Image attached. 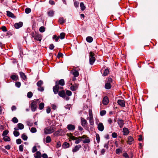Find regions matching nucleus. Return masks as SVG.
<instances>
[{"label": "nucleus", "instance_id": "1a4fd4ad", "mask_svg": "<svg viewBox=\"0 0 158 158\" xmlns=\"http://www.w3.org/2000/svg\"><path fill=\"white\" fill-rule=\"evenodd\" d=\"M71 85L70 89L72 91H75L76 90L78 87V84H75L73 85L72 84H71Z\"/></svg>", "mask_w": 158, "mask_h": 158}, {"label": "nucleus", "instance_id": "3c124183", "mask_svg": "<svg viewBox=\"0 0 158 158\" xmlns=\"http://www.w3.org/2000/svg\"><path fill=\"white\" fill-rule=\"evenodd\" d=\"M76 141L75 142V143L77 144L80 143L82 141V139L80 138H79V137L77 138V139L76 140Z\"/></svg>", "mask_w": 158, "mask_h": 158}, {"label": "nucleus", "instance_id": "f3484780", "mask_svg": "<svg viewBox=\"0 0 158 158\" xmlns=\"http://www.w3.org/2000/svg\"><path fill=\"white\" fill-rule=\"evenodd\" d=\"M81 125L83 127H85L87 123L86 120L82 117L81 118Z\"/></svg>", "mask_w": 158, "mask_h": 158}, {"label": "nucleus", "instance_id": "f704fd0d", "mask_svg": "<svg viewBox=\"0 0 158 158\" xmlns=\"http://www.w3.org/2000/svg\"><path fill=\"white\" fill-rule=\"evenodd\" d=\"M46 143H49L51 141V138L50 136H47L46 138Z\"/></svg>", "mask_w": 158, "mask_h": 158}, {"label": "nucleus", "instance_id": "de8ad7c7", "mask_svg": "<svg viewBox=\"0 0 158 158\" xmlns=\"http://www.w3.org/2000/svg\"><path fill=\"white\" fill-rule=\"evenodd\" d=\"M9 132V131L8 130H5L3 131V133L2 134V136H6L8 134Z\"/></svg>", "mask_w": 158, "mask_h": 158}, {"label": "nucleus", "instance_id": "0eeeda50", "mask_svg": "<svg viewBox=\"0 0 158 158\" xmlns=\"http://www.w3.org/2000/svg\"><path fill=\"white\" fill-rule=\"evenodd\" d=\"M23 26V23L22 22H19V23H15L14 24V27L16 29L22 27Z\"/></svg>", "mask_w": 158, "mask_h": 158}, {"label": "nucleus", "instance_id": "6ab92c4d", "mask_svg": "<svg viewBox=\"0 0 158 158\" xmlns=\"http://www.w3.org/2000/svg\"><path fill=\"white\" fill-rule=\"evenodd\" d=\"M105 88L107 89H109L111 88V84L109 82H106L105 85Z\"/></svg>", "mask_w": 158, "mask_h": 158}, {"label": "nucleus", "instance_id": "cd10ccee", "mask_svg": "<svg viewBox=\"0 0 158 158\" xmlns=\"http://www.w3.org/2000/svg\"><path fill=\"white\" fill-rule=\"evenodd\" d=\"M21 138L25 141L27 140L28 137L25 133L21 135Z\"/></svg>", "mask_w": 158, "mask_h": 158}, {"label": "nucleus", "instance_id": "6e6552de", "mask_svg": "<svg viewBox=\"0 0 158 158\" xmlns=\"http://www.w3.org/2000/svg\"><path fill=\"white\" fill-rule=\"evenodd\" d=\"M67 128L68 130L73 131L75 129V126L71 124H70L67 125Z\"/></svg>", "mask_w": 158, "mask_h": 158}, {"label": "nucleus", "instance_id": "20e7f679", "mask_svg": "<svg viewBox=\"0 0 158 158\" xmlns=\"http://www.w3.org/2000/svg\"><path fill=\"white\" fill-rule=\"evenodd\" d=\"M55 84V85L53 87V89L54 94H56L58 92L60 88L59 86L58 85V84L57 81H56V82Z\"/></svg>", "mask_w": 158, "mask_h": 158}, {"label": "nucleus", "instance_id": "423d86ee", "mask_svg": "<svg viewBox=\"0 0 158 158\" xmlns=\"http://www.w3.org/2000/svg\"><path fill=\"white\" fill-rule=\"evenodd\" d=\"M17 127H15L14 129L15 130H22L24 128L23 125L21 123H19L17 125Z\"/></svg>", "mask_w": 158, "mask_h": 158}, {"label": "nucleus", "instance_id": "c03bdc74", "mask_svg": "<svg viewBox=\"0 0 158 158\" xmlns=\"http://www.w3.org/2000/svg\"><path fill=\"white\" fill-rule=\"evenodd\" d=\"M45 31V27L43 26L41 27L39 29V31L41 32H43Z\"/></svg>", "mask_w": 158, "mask_h": 158}, {"label": "nucleus", "instance_id": "2eb2a0df", "mask_svg": "<svg viewBox=\"0 0 158 158\" xmlns=\"http://www.w3.org/2000/svg\"><path fill=\"white\" fill-rule=\"evenodd\" d=\"M71 73L73 75L74 77H77L79 75V73L77 70L74 69L72 70Z\"/></svg>", "mask_w": 158, "mask_h": 158}, {"label": "nucleus", "instance_id": "6e6d98bb", "mask_svg": "<svg viewBox=\"0 0 158 158\" xmlns=\"http://www.w3.org/2000/svg\"><path fill=\"white\" fill-rule=\"evenodd\" d=\"M37 151V149L36 148V147L35 146H34L33 147L32 149V152L33 153H34L35 152H36Z\"/></svg>", "mask_w": 158, "mask_h": 158}, {"label": "nucleus", "instance_id": "603ef678", "mask_svg": "<svg viewBox=\"0 0 158 158\" xmlns=\"http://www.w3.org/2000/svg\"><path fill=\"white\" fill-rule=\"evenodd\" d=\"M23 144H21L19 146V150L20 152H22L23 151Z\"/></svg>", "mask_w": 158, "mask_h": 158}, {"label": "nucleus", "instance_id": "13d9d810", "mask_svg": "<svg viewBox=\"0 0 158 158\" xmlns=\"http://www.w3.org/2000/svg\"><path fill=\"white\" fill-rule=\"evenodd\" d=\"M16 142L17 144H19L21 143L22 140L21 139H19L16 140Z\"/></svg>", "mask_w": 158, "mask_h": 158}, {"label": "nucleus", "instance_id": "39448f33", "mask_svg": "<svg viewBox=\"0 0 158 158\" xmlns=\"http://www.w3.org/2000/svg\"><path fill=\"white\" fill-rule=\"evenodd\" d=\"M33 37L35 40L40 42L42 40V36L40 34H36L35 35L33 36Z\"/></svg>", "mask_w": 158, "mask_h": 158}, {"label": "nucleus", "instance_id": "bb28decb", "mask_svg": "<svg viewBox=\"0 0 158 158\" xmlns=\"http://www.w3.org/2000/svg\"><path fill=\"white\" fill-rule=\"evenodd\" d=\"M90 141V139L89 137H87L86 139L83 140V142L85 143H89Z\"/></svg>", "mask_w": 158, "mask_h": 158}, {"label": "nucleus", "instance_id": "9b49d317", "mask_svg": "<svg viewBox=\"0 0 158 158\" xmlns=\"http://www.w3.org/2000/svg\"><path fill=\"white\" fill-rule=\"evenodd\" d=\"M109 102V100L108 97L106 96L104 97L102 100V103L104 105H107Z\"/></svg>", "mask_w": 158, "mask_h": 158}, {"label": "nucleus", "instance_id": "bf43d9fd", "mask_svg": "<svg viewBox=\"0 0 158 158\" xmlns=\"http://www.w3.org/2000/svg\"><path fill=\"white\" fill-rule=\"evenodd\" d=\"M79 5V2H77L76 1H75L74 2V5L76 8L78 7Z\"/></svg>", "mask_w": 158, "mask_h": 158}, {"label": "nucleus", "instance_id": "a19ab883", "mask_svg": "<svg viewBox=\"0 0 158 158\" xmlns=\"http://www.w3.org/2000/svg\"><path fill=\"white\" fill-rule=\"evenodd\" d=\"M30 131L31 133H35L37 131V130L35 127H32L31 128Z\"/></svg>", "mask_w": 158, "mask_h": 158}, {"label": "nucleus", "instance_id": "f8f14e48", "mask_svg": "<svg viewBox=\"0 0 158 158\" xmlns=\"http://www.w3.org/2000/svg\"><path fill=\"white\" fill-rule=\"evenodd\" d=\"M118 124L120 128H122L124 124V121L122 119H118L117 120Z\"/></svg>", "mask_w": 158, "mask_h": 158}, {"label": "nucleus", "instance_id": "58836bf2", "mask_svg": "<svg viewBox=\"0 0 158 158\" xmlns=\"http://www.w3.org/2000/svg\"><path fill=\"white\" fill-rule=\"evenodd\" d=\"M59 38H60V36H57L56 35H53V37H52V39L53 40H55L56 42H57L58 41V40L59 39Z\"/></svg>", "mask_w": 158, "mask_h": 158}, {"label": "nucleus", "instance_id": "8fccbe9b", "mask_svg": "<svg viewBox=\"0 0 158 158\" xmlns=\"http://www.w3.org/2000/svg\"><path fill=\"white\" fill-rule=\"evenodd\" d=\"M38 87L37 89L39 91L42 92L44 90V89L43 87L41 86L40 87V86Z\"/></svg>", "mask_w": 158, "mask_h": 158}, {"label": "nucleus", "instance_id": "e2e57ef3", "mask_svg": "<svg viewBox=\"0 0 158 158\" xmlns=\"http://www.w3.org/2000/svg\"><path fill=\"white\" fill-rule=\"evenodd\" d=\"M63 54L62 53L59 52L58 54L57 57L58 58H59L61 57H63Z\"/></svg>", "mask_w": 158, "mask_h": 158}, {"label": "nucleus", "instance_id": "9d476101", "mask_svg": "<svg viewBox=\"0 0 158 158\" xmlns=\"http://www.w3.org/2000/svg\"><path fill=\"white\" fill-rule=\"evenodd\" d=\"M98 129L99 131H102L104 129V126L102 123H99L98 125Z\"/></svg>", "mask_w": 158, "mask_h": 158}, {"label": "nucleus", "instance_id": "f257e3e1", "mask_svg": "<svg viewBox=\"0 0 158 158\" xmlns=\"http://www.w3.org/2000/svg\"><path fill=\"white\" fill-rule=\"evenodd\" d=\"M40 102V101L38 99H35L33 101L31 104V107L32 111L34 112L36 110L37 105Z\"/></svg>", "mask_w": 158, "mask_h": 158}, {"label": "nucleus", "instance_id": "a211bd4d", "mask_svg": "<svg viewBox=\"0 0 158 158\" xmlns=\"http://www.w3.org/2000/svg\"><path fill=\"white\" fill-rule=\"evenodd\" d=\"M123 132L124 135H127L128 134L129 131L127 128L124 127L123 129Z\"/></svg>", "mask_w": 158, "mask_h": 158}, {"label": "nucleus", "instance_id": "a878e982", "mask_svg": "<svg viewBox=\"0 0 158 158\" xmlns=\"http://www.w3.org/2000/svg\"><path fill=\"white\" fill-rule=\"evenodd\" d=\"M20 75L21 77L23 80H25L26 78V76L24 73L22 72H19Z\"/></svg>", "mask_w": 158, "mask_h": 158}, {"label": "nucleus", "instance_id": "5701e85b", "mask_svg": "<svg viewBox=\"0 0 158 158\" xmlns=\"http://www.w3.org/2000/svg\"><path fill=\"white\" fill-rule=\"evenodd\" d=\"M58 85H60L61 86H63L64 85V79H60L58 82Z\"/></svg>", "mask_w": 158, "mask_h": 158}, {"label": "nucleus", "instance_id": "dca6fc26", "mask_svg": "<svg viewBox=\"0 0 158 158\" xmlns=\"http://www.w3.org/2000/svg\"><path fill=\"white\" fill-rule=\"evenodd\" d=\"M7 15L10 17L13 18H15L16 17L14 15V14L9 11H6Z\"/></svg>", "mask_w": 158, "mask_h": 158}, {"label": "nucleus", "instance_id": "473e14b6", "mask_svg": "<svg viewBox=\"0 0 158 158\" xmlns=\"http://www.w3.org/2000/svg\"><path fill=\"white\" fill-rule=\"evenodd\" d=\"M65 22V20L63 17H60L59 19V22L60 24H62Z\"/></svg>", "mask_w": 158, "mask_h": 158}, {"label": "nucleus", "instance_id": "5fc2aeb1", "mask_svg": "<svg viewBox=\"0 0 158 158\" xmlns=\"http://www.w3.org/2000/svg\"><path fill=\"white\" fill-rule=\"evenodd\" d=\"M66 94L68 96H70L72 95V93L71 91L67 90L66 91Z\"/></svg>", "mask_w": 158, "mask_h": 158}, {"label": "nucleus", "instance_id": "4be33fe9", "mask_svg": "<svg viewBox=\"0 0 158 158\" xmlns=\"http://www.w3.org/2000/svg\"><path fill=\"white\" fill-rule=\"evenodd\" d=\"M70 144L67 142H64L62 145V147L64 148H69V147Z\"/></svg>", "mask_w": 158, "mask_h": 158}, {"label": "nucleus", "instance_id": "37998d69", "mask_svg": "<svg viewBox=\"0 0 158 158\" xmlns=\"http://www.w3.org/2000/svg\"><path fill=\"white\" fill-rule=\"evenodd\" d=\"M89 122L91 125H93L94 124L93 118H89Z\"/></svg>", "mask_w": 158, "mask_h": 158}, {"label": "nucleus", "instance_id": "7ed1b4c3", "mask_svg": "<svg viewBox=\"0 0 158 158\" xmlns=\"http://www.w3.org/2000/svg\"><path fill=\"white\" fill-rule=\"evenodd\" d=\"M54 130L53 127H48L45 128L44 130V133L46 134H48L53 132Z\"/></svg>", "mask_w": 158, "mask_h": 158}, {"label": "nucleus", "instance_id": "338daca9", "mask_svg": "<svg viewBox=\"0 0 158 158\" xmlns=\"http://www.w3.org/2000/svg\"><path fill=\"white\" fill-rule=\"evenodd\" d=\"M63 98H64V99H65V100H66V101H68L69 99V96H67L66 95V94L64 95V97H63Z\"/></svg>", "mask_w": 158, "mask_h": 158}, {"label": "nucleus", "instance_id": "b1692460", "mask_svg": "<svg viewBox=\"0 0 158 158\" xmlns=\"http://www.w3.org/2000/svg\"><path fill=\"white\" fill-rule=\"evenodd\" d=\"M133 140V139L131 136H129L128 138V143L129 144H131Z\"/></svg>", "mask_w": 158, "mask_h": 158}, {"label": "nucleus", "instance_id": "f03ea898", "mask_svg": "<svg viewBox=\"0 0 158 158\" xmlns=\"http://www.w3.org/2000/svg\"><path fill=\"white\" fill-rule=\"evenodd\" d=\"M89 64L90 65H93L95 60V58L94 56V54L93 52H90L89 53Z\"/></svg>", "mask_w": 158, "mask_h": 158}, {"label": "nucleus", "instance_id": "412c9836", "mask_svg": "<svg viewBox=\"0 0 158 158\" xmlns=\"http://www.w3.org/2000/svg\"><path fill=\"white\" fill-rule=\"evenodd\" d=\"M34 157L35 158H41V153L39 151L35 153V155H34Z\"/></svg>", "mask_w": 158, "mask_h": 158}, {"label": "nucleus", "instance_id": "72a5a7b5", "mask_svg": "<svg viewBox=\"0 0 158 158\" xmlns=\"http://www.w3.org/2000/svg\"><path fill=\"white\" fill-rule=\"evenodd\" d=\"M43 81L41 80H40L39 81H38L36 85L38 87H40L41 86H42V85H43Z\"/></svg>", "mask_w": 158, "mask_h": 158}, {"label": "nucleus", "instance_id": "79ce46f5", "mask_svg": "<svg viewBox=\"0 0 158 158\" xmlns=\"http://www.w3.org/2000/svg\"><path fill=\"white\" fill-rule=\"evenodd\" d=\"M31 11V9L29 8H26L25 9V12L27 14L30 13Z\"/></svg>", "mask_w": 158, "mask_h": 158}, {"label": "nucleus", "instance_id": "4468645a", "mask_svg": "<svg viewBox=\"0 0 158 158\" xmlns=\"http://www.w3.org/2000/svg\"><path fill=\"white\" fill-rule=\"evenodd\" d=\"M117 102L118 104L122 107H124L125 106V103L124 100H118Z\"/></svg>", "mask_w": 158, "mask_h": 158}, {"label": "nucleus", "instance_id": "393cba45", "mask_svg": "<svg viewBox=\"0 0 158 158\" xmlns=\"http://www.w3.org/2000/svg\"><path fill=\"white\" fill-rule=\"evenodd\" d=\"M54 12L52 10H50L48 12V14L49 16L52 17L54 15Z\"/></svg>", "mask_w": 158, "mask_h": 158}, {"label": "nucleus", "instance_id": "4c0bfd02", "mask_svg": "<svg viewBox=\"0 0 158 158\" xmlns=\"http://www.w3.org/2000/svg\"><path fill=\"white\" fill-rule=\"evenodd\" d=\"M13 134L15 137H17L19 135V131L15 130L13 131Z\"/></svg>", "mask_w": 158, "mask_h": 158}, {"label": "nucleus", "instance_id": "c9c22d12", "mask_svg": "<svg viewBox=\"0 0 158 158\" xmlns=\"http://www.w3.org/2000/svg\"><path fill=\"white\" fill-rule=\"evenodd\" d=\"M3 139L6 142L10 141V138L7 136H5L3 138Z\"/></svg>", "mask_w": 158, "mask_h": 158}, {"label": "nucleus", "instance_id": "052dcab7", "mask_svg": "<svg viewBox=\"0 0 158 158\" xmlns=\"http://www.w3.org/2000/svg\"><path fill=\"white\" fill-rule=\"evenodd\" d=\"M70 139L72 140H75L77 139V138L75 137L74 136L71 135L70 137Z\"/></svg>", "mask_w": 158, "mask_h": 158}, {"label": "nucleus", "instance_id": "e433bc0d", "mask_svg": "<svg viewBox=\"0 0 158 158\" xmlns=\"http://www.w3.org/2000/svg\"><path fill=\"white\" fill-rule=\"evenodd\" d=\"M60 38L61 39H64L65 36V34L64 32H62L60 33Z\"/></svg>", "mask_w": 158, "mask_h": 158}, {"label": "nucleus", "instance_id": "680f3d73", "mask_svg": "<svg viewBox=\"0 0 158 158\" xmlns=\"http://www.w3.org/2000/svg\"><path fill=\"white\" fill-rule=\"evenodd\" d=\"M1 29H2V31L4 32H6L7 31L6 28L5 26H3L1 28Z\"/></svg>", "mask_w": 158, "mask_h": 158}, {"label": "nucleus", "instance_id": "774afa93", "mask_svg": "<svg viewBox=\"0 0 158 158\" xmlns=\"http://www.w3.org/2000/svg\"><path fill=\"white\" fill-rule=\"evenodd\" d=\"M121 152V150L120 148H118L116 150V153L119 154L120 152Z\"/></svg>", "mask_w": 158, "mask_h": 158}, {"label": "nucleus", "instance_id": "ddd939ff", "mask_svg": "<svg viewBox=\"0 0 158 158\" xmlns=\"http://www.w3.org/2000/svg\"><path fill=\"white\" fill-rule=\"evenodd\" d=\"M81 148L80 145H76L72 149V152L73 153H75L77 152L80 148Z\"/></svg>", "mask_w": 158, "mask_h": 158}, {"label": "nucleus", "instance_id": "aec40b11", "mask_svg": "<svg viewBox=\"0 0 158 158\" xmlns=\"http://www.w3.org/2000/svg\"><path fill=\"white\" fill-rule=\"evenodd\" d=\"M65 94V93L64 90L60 91L58 92L59 95L62 98L64 97Z\"/></svg>", "mask_w": 158, "mask_h": 158}, {"label": "nucleus", "instance_id": "69168bd1", "mask_svg": "<svg viewBox=\"0 0 158 158\" xmlns=\"http://www.w3.org/2000/svg\"><path fill=\"white\" fill-rule=\"evenodd\" d=\"M54 48V46L53 44H51L49 46V48L50 49L52 50Z\"/></svg>", "mask_w": 158, "mask_h": 158}, {"label": "nucleus", "instance_id": "c85d7f7f", "mask_svg": "<svg viewBox=\"0 0 158 158\" xmlns=\"http://www.w3.org/2000/svg\"><path fill=\"white\" fill-rule=\"evenodd\" d=\"M86 40L88 42L91 43L92 42L93 39L91 36H88L86 38Z\"/></svg>", "mask_w": 158, "mask_h": 158}, {"label": "nucleus", "instance_id": "a18cd8bd", "mask_svg": "<svg viewBox=\"0 0 158 158\" xmlns=\"http://www.w3.org/2000/svg\"><path fill=\"white\" fill-rule=\"evenodd\" d=\"M106 113V111L105 110H102L100 112V115L101 116H102L105 115Z\"/></svg>", "mask_w": 158, "mask_h": 158}, {"label": "nucleus", "instance_id": "2f4dec72", "mask_svg": "<svg viewBox=\"0 0 158 158\" xmlns=\"http://www.w3.org/2000/svg\"><path fill=\"white\" fill-rule=\"evenodd\" d=\"M80 6L81 10L82 11L84 10L85 9V6H84V3L83 2H81L80 4Z\"/></svg>", "mask_w": 158, "mask_h": 158}, {"label": "nucleus", "instance_id": "ea45409f", "mask_svg": "<svg viewBox=\"0 0 158 158\" xmlns=\"http://www.w3.org/2000/svg\"><path fill=\"white\" fill-rule=\"evenodd\" d=\"M44 103L41 102L39 105V109L40 110H42L44 107Z\"/></svg>", "mask_w": 158, "mask_h": 158}, {"label": "nucleus", "instance_id": "49530a36", "mask_svg": "<svg viewBox=\"0 0 158 158\" xmlns=\"http://www.w3.org/2000/svg\"><path fill=\"white\" fill-rule=\"evenodd\" d=\"M33 94L31 92H29L27 94V97L29 98H31L32 97Z\"/></svg>", "mask_w": 158, "mask_h": 158}, {"label": "nucleus", "instance_id": "c756f323", "mask_svg": "<svg viewBox=\"0 0 158 158\" xmlns=\"http://www.w3.org/2000/svg\"><path fill=\"white\" fill-rule=\"evenodd\" d=\"M11 78L13 80L16 81L18 80V76L17 75H12L11 76Z\"/></svg>", "mask_w": 158, "mask_h": 158}, {"label": "nucleus", "instance_id": "09e8293b", "mask_svg": "<svg viewBox=\"0 0 158 158\" xmlns=\"http://www.w3.org/2000/svg\"><path fill=\"white\" fill-rule=\"evenodd\" d=\"M12 121L14 123H17L18 122V119L16 117H14L12 118Z\"/></svg>", "mask_w": 158, "mask_h": 158}, {"label": "nucleus", "instance_id": "864d4df0", "mask_svg": "<svg viewBox=\"0 0 158 158\" xmlns=\"http://www.w3.org/2000/svg\"><path fill=\"white\" fill-rule=\"evenodd\" d=\"M96 140H97V142L98 143H99L100 142V139L99 135L98 134H97L96 135Z\"/></svg>", "mask_w": 158, "mask_h": 158}, {"label": "nucleus", "instance_id": "4d7b16f0", "mask_svg": "<svg viewBox=\"0 0 158 158\" xmlns=\"http://www.w3.org/2000/svg\"><path fill=\"white\" fill-rule=\"evenodd\" d=\"M15 85L17 87L19 88L21 86V83L19 82H16Z\"/></svg>", "mask_w": 158, "mask_h": 158}, {"label": "nucleus", "instance_id": "7c9ffc66", "mask_svg": "<svg viewBox=\"0 0 158 158\" xmlns=\"http://www.w3.org/2000/svg\"><path fill=\"white\" fill-rule=\"evenodd\" d=\"M109 71L108 69H105L103 72V75L104 76H106L109 73Z\"/></svg>", "mask_w": 158, "mask_h": 158}, {"label": "nucleus", "instance_id": "0e129e2a", "mask_svg": "<svg viewBox=\"0 0 158 158\" xmlns=\"http://www.w3.org/2000/svg\"><path fill=\"white\" fill-rule=\"evenodd\" d=\"M112 136L113 138H116L117 136V135L116 133L114 132L112 134Z\"/></svg>", "mask_w": 158, "mask_h": 158}]
</instances>
